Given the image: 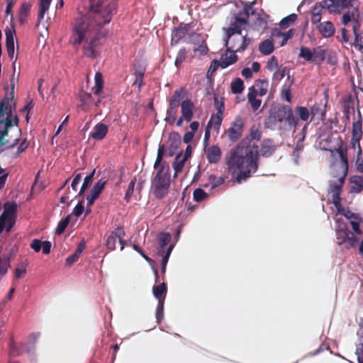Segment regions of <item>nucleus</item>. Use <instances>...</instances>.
<instances>
[{"label":"nucleus","instance_id":"nucleus-1","mask_svg":"<svg viewBox=\"0 0 363 363\" xmlns=\"http://www.w3.org/2000/svg\"><path fill=\"white\" fill-rule=\"evenodd\" d=\"M262 135L259 128L252 125L249 134L230 150L229 157L226 158L229 172L238 173L236 179L238 183L250 178L259 168V146L252 143L254 140L259 141Z\"/></svg>","mask_w":363,"mask_h":363},{"label":"nucleus","instance_id":"nucleus-43","mask_svg":"<svg viewBox=\"0 0 363 363\" xmlns=\"http://www.w3.org/2000/svg\"><path fill=\"white\" fill-rule=\"evenodd\" d=\"M230 89L233 94H237L242 93L244 89L243 81L240 78L235 79L232 82Z\"/></svg>","mask_w":363,"mask_h":363},{"label":"nucleus","instance_id":"nucleus-55","mask_svg":"<svg viewBox=\"0 0 363 363\" xmlns=\"http://www.w3.org/2000/svg\"><path fill=\"white\" fill-rule=\"evenodd\" d=\"M164 153V146L163 145H160L158 148L157 158L154 164V168L157 169L162 160L163 156Z\"/></svg>","mask_w":363,"mask_h":363},{"label":"nucleus","instance_id":"nucleus-63","mask_svg":"<svg viewBox=\"0 0 363 363\" xmlns=\"http://www.w3.org/2000/svg\"><path fill=\"white\" fill-rule=\"evenodd\" d=\"M80 255L81 254L79 253V250H76L73 255L69 256L66 259V264L68 265L72 264L73 263L76 262L78 260Z\"/></svg>","mask_w":363,"mask_h":363},{"label":"nucleus","instance_id":"nucleus-61","mask_svg":"<svg viewBox=\"0 0 363 363\" xmlns=\"http://www.w3.org/2000/svg\"><path fill=\"white\" fill-rule=\"evenodd\" d=\"M218 67H220V61H217L216 60H213L211 62V65L208 69V72H207V77H208V76L211 74H213L218 69Z\"/></svg>","mask_w":363,"mask_h":363},{"label":"nucleus","instance_id":"nucleus-29","mask_svg":"<svg viewBox=\"0 0 363 363\" xmlns=\"http://www.w3.org/2000/svg\"><path fill=\"white\" fill-rule=\"evenodd\" d=\"M188 30L189 28L187 25L174 29L172 33V42L174 41L175 43H177L186 35Z\"/></svg>","mask_w":363,"mask_h":363},{"label":"nucleus","instance_id":"nucleus-44","mask_svg":"<svg viewBox=\"0 0 363 363\" xmlns=\"http://www.w3.org/2000/svg\"><path fill=\"white\" fill-rule=\"evenodd\" d=\"M360 140L361 139L358 138H351L350 144V148L353 149L355 150L357 149V160H359L362 155V150L360 145Z\"/></svg>","mask_w":363,"mask_h":363},{"label":"nucleus","instance_id":"nucleus-20","mask_svg":"<svg viewBox=\"0 0 363 363\" xmlns=\"http://www.w3.org/2000/svg\"><path fill=\"white\" fill-rule=\"evenodd\" d=\"M257 90L255 89V86H251L247 94V99L254 111L260 107L262 103L261 99H257Z\"/></svg>","mask_w":363,"mask_h":363},{"label":"nucleus","instance_id":"nucleus-26","mask_svg":"<svg viewBox=\"0 0 363 363\" xmlns=\"http://www.w3.org/2000/svg\"><path fill=\"white\" fill-rule=\"evenodd\" d=\"M239 44H232V45L228 48V50H232L233 52H242L247 47V45L250 43V39L245 36H239L238 37Z\"/></svg>","mask_w":363,"mask_h":363},{"label":"nucleus","instance_id":"nucleus-15","mask_svg":"<svg viewBox=\"0 0 363 363\" xmlns=\"http://www.w3.org/2000/svg\"><path fill=\"white\" fill-rule=\"evenodd\" d=\"M218 112L216 115H212L211 119L208 122L207 125L208 127H212L216 130H218L223 120V113L224 111V104L222 102L218 106Z\"/></svg>","mask_w":363,"mask_h":363},{"label":"nucleus","instance_id":"nucleus-6","mask_svg":"<svg viewBox=\"0 0 363 363\" xmlns=\"http://www.w3.org/2000/svg\"><path fill=\"white\" fill-rule=\"evenodd\" d=\"M108 32L106 30H99V28L94 29L91 35L86 36L83 40L87 41L90 38V41L84 45L82 48L83 54L92 59L97 57L99 55V49L101 46L100 41L101 38H104L107 35Z\"/></svg>","mask_w":363,"mask_h":363},{"label":"nucleus","instance_id":"nucleus-13","mask_svg":"<svg viewBox=\"0 0 363 363\" xmlns=\"http://www.w3.org/2000/svg\"><path fill=\"white\" fill-rule=\"evenodd\" d=\"M180 107L181 116H183L186 122H190L194 117V103L190 99H186L181 102Z\"/></svg>","mask_w":363,"mask_h":363},{"label":"nucleus","instance_id":"nucleus-5","mask_svg":"<svg viewBox=\"0 0 363 363\" xmlns=\"http://www.w3.org/2000/svg\"><path fill=\"white\" fill-rule=\"evenodd\" d=\"M169 186L170 175L162 164L152 181L151 191L156 199H162L168 194Z\"/></svg>","mask_w":363,"mask_h":363},{"label":"nucleus","instance_id":"nucleus-51","mask_svg":"<svg viewBox=\"0 0 363 363\" xmlns=\"http://www.w3.org/2000/svg\"><path fill=\"white\" fill-rule=\"evenodd\" d=\"M186 53L187 52L185 48H182L178 52L174 62V65L177 68H179L185 60L186 57Z\"/></svg>","mask_w":363,"mask_h":363},{"label":"nucleus","instance_id":"nucleus-57","mask_svg":"<svg viewBox=\"0 0 363 363\" xmlns=\"http://www.w3.org/2000/svg\"><path fill=\"white\" fill-rule=\"evenodd\" d=\"M327 9L326 6L323 4V0L315 3L311 10V13L323 14V11Z\"/></svg>","mask_w":363,"mask_h":363},{"label":"nucleus","instance_id":"nucleus-9","mask_svg":"<svg viewBox=\"0 0 363 363\" xmlns=\"http://www.w3.org/2000/svg\"><path fill=\"white\" fill-rule=\"evenodd\" d=\"M345 177V173H342V175L338 179L337 182H330L329 185L330 191L332 194V202L337 211L342 209L340 194Z\"/></svg>","mask_w":363,"mask_h":363},{"label":"nucleus","instance_id":"nucleus-14","mask_svg":"<svg viewBox=\"0 0 363 363\" xmlns=\"http://www.w3.org/2000/svg\"><path fill=\"white\" fill-rule=\"evenodd\" d=\"M316 28L320 34L325 38L333 36L335 33V26L331 21L320 23L316 26Z\"/></svg>","mask_w":363,"mask_h":363},{"label":"nucleus","instance_id":"nucleus-36","mask_svg":"<svg viewBox=\"0 0 363 363\" xmlns=\"http://www.w3.org/2000/svg\"><path fill=\"white\" fill-rule=\"evenodd\" d=\"M186 161V160L182 157V152L177 155L172 164V167L174 170V177H177V174L182 171Z\"/></svg>","mask_w":363,"mask_h":363},{"label":"nucleus","instance_id":"nucleus-28","mask_svg":"<svg viewBox=\"0 0 363 363\" xmlns=\"http://www.w3.org/2000/svg\"><path fill=\"white\" fill-rule=\"evenodd\" d=\"M171 240V235L169 233H160L157 235V240L160 248L158 250V254H164V247L167 245Z\"/></svg>","mask_w":363,"mask_h":363},{"label":"nucleus","instance_id":"nucleus-12","mask_svg":"<svg viewBox=\"0 0 363 363\" xmlns=\"http://www.w3.org/2000/svg\"><path fill=\"white\" fill-rule=\"evenodd\" d=\"M125 235V233L122 227H118L114 230L111 231L107 237L106 241V247L109 250H116V244L117 239H122Z\"/></svg>","mask_w":363,"mask_h":363},{"label":"nucleus","instance_id":"nucleus-56","mask_svg":"<svg viewBox=\"0 0 363 363\" xmlns=\"http://www.w3.org/2000/svg\"><path fill=\"white\" fill-rule=\"evenodd\" d=\"M267 69L269 70V71H273L275 69H278L279 68V62H278V60L277 59V57L275 56H272L267 61V66H266Z\"/></svg>","mask_w":363,"mask_h":363},{"label":"nucleus","instance_id":"nucleus-17","mask_svg":"<svg viewBox=\"0 0 363 363\" xmlns=\"http://www.w3.org/2000/svg\"><path fill=\"white\" fill-rule=\"evenodd\" d=\"M325 106L326 104L325 105L320 103L314 104L310 108L311 121L315 118L323 120L325 116Z\"/></svg>","mask_w":363,"mask_h":363},{"label":"nucleus","instance_id":"nucleus-31","mask_svg":"<svg viewBox=\"0 0 363 363\" xmlns=\"http://www.w3.org/2000/svg\"><path fill=\"white\" fill-rule=\"evenodd\" d=\"M29 350H27L25 347L24 344H21L20 347H17L14 341L13 340H10L9 344V355L16 357L18 356L24 352H28Z\"/></svg>","mask_w":363,"mask_h":363},{"label":"nucleus","instance_id":"nucleus-25","mask_svg":"<svg viewBox=\"0 0 363 363\" xmlns=\"http://www.w3.org/2000/svg\"><path fill=\"white\" fill-rule=\"evenodd\" d=\"M294 35V29H290V30H289L286 33H282L281 30H279L277 28H275L272 31V35L274 37H281V38H282V40H281V41L280 43V46L284 45L289 39L292 38Z\"/></svg>","mask_w":363,"mask_h":363},{"label":"nucleus","instance_id":"nucleus-23","mask_svg":"<svg viewBox=\"0 0 363 363\" xmlns=\"http://www.w3.org/2000/svg\"><path fill=\"white\" fill-rule=\"evenodd\" d=\"M6 35V47L8 55L10 58L13 57L14 55V38H13V33L11 30H8L5 31Z\"/></svg>","mask_w":363,"mask_h":363},{"label":"nucleus","instance_id":"nucleus-54","mask_svg":"<svg viewBox=\"0 0 363 363\" xmlns=\"http://www.w3.org/2000/svg\"><path fill=\"white\" fill-rule=\"evenodd\" d=\"M164 302H158L156 308V319L158 323H160L164 318Z\"/></svg>","mask_w":363,"mask_h":363},{"label":"nucleus","instance_id":"nucleus-62","mask_svg":"<svg viewBox=\"0 0 363 363\" xmlns=\"http://www.w3.org/2000/svg\"><path fill=\"white\" fill-rule=\"evenodd\" d=\"M173 248H174V245L172 244L168 247L164 255L160 254L161 255H162V265L167 266V264L168 262L169 256L171 255V252H172Z\"/></svg>","mask_w":363,"mask_h":363},{"label":"nucleus","instance_id":"nucleus-32","mask_svg":"<svg viewBox=\"0 0 363 363\" xmlns=\"http://www.w3.org/2000/svg\"><path fill=\"white\" fill-rule=\"evenodd\" d=\"M181 145V136L177 132H172L169 136V146L172 151L179 148Z\"/></svg>","mask_w":363,"mask_h":363},{"label":"nucleus","instance_id":"nucleus-34","mask_svg":"<svg viewBox=\"0 0 363 363\" xmlns=\"http://www.w3.org/2000/svg\"><path fill=\"white\" fill-rule=\"evenodd\" d=\"M259 50L264 55L272 53L274 50L273 42L269 39L264 40L259 44Z\"/></svg>","mask_w":363,"mask_h":363},{"label":"nucleus","instance_id":"nucleus-64","mask_svg":"<svg viewBox=\"0 0 363 363\" xmlns=\"http://www.w3.org/2000/svg\"><path fill=\"white\" fill-rule=\"evenodd\" d=\"M356 354L357 356L358 363H363V336L361 342L357 349Z\"/></svg>","mask_w":363,"mask_h":363},{"label":"nucleus","instance_id":"nucleus-40","mask_svg":"<svg viewBox=\"0 0 363 363\" xmlns=\"http://www.w3.org/2000/svg\"><path fill=\"white\" fill-rule=\"evenodd\" d=\"M294 112L298 118L303 121H307L311 116L310 111L305 106H296Z\"/></svg>","mask_w":363,"mask_h":363},{"label":"nucleus","instance_id":"nucleus-11","mask_svg":"<svg viewBox=\"0 0 363 363\" xmlns=\"http://www.w3.org/2000/svg\"><path fill=\"white\" fill-rule=\"evenodd\" d=\"M330 13H340L344 9L352 6V0H323Z\"/></svg>","mask_w":363,"mask_h":363},{"label":"nucleus","instance_id":"nucleus-53","mask_svg":"<svg viewBox=\"0 0 363 363\" xmlns=\"http://www.w3.org/2000/svg\"><path fill=\"white\" fill-rule=\"evenodd\" d=\"M135 183H136V178L134 177L129 183L128 189L125 194L124 199L126 201V202H129L130 200V198L134 192V188H135Z\"/></svg>","mask_w":363,"mask_h":363},{"label":"nucleus","instance_id":"nucleus-52","mask_svg":"<svg viewBox=\"0 0 363 363\" xmlns=\"http://www.w3.org/2000/svg\"><path fill=\"white\" fill-rule=\"evenodd\" d=\"M8 134V129L5 123L0 120V146L6 145L9 143L8 140H4V136Z\"/></svg>","mask_w":363,"mask_h":363},{"label":"nucleus","instance_id":"nucleus-48","mask_svg":"<svg viewBox=\"0 0 363 363\" xmlns=\"http://www.w3.org/2000/svg\"><path fill=\"white\" fill-rule=\"evenodd\" d=\"M359 242L358 238L354 235L352 232L350 233V236H347L345 242L343 245H345L347 249L356 247Z\"/></svg>","mask_w":363,"mask_h":363},{"label":"nucleus","instance_id":"nucleus-16","mask_svg":"<svg viewBox=\"0 0 363 363\" xmlns=\"http://www.w3.org/2000/svg\"><path fill=\"white\" fill-rule=\"evenodd\" d=\"M276 150V146L274 145L273 140L271 139H264L262 143L260 150H259V157H270Z\"/></svg>","mask_w":363,"mask_h":363},{"label":"nucleus","instance_id":"nucleus-19","mask_svg":"<svg viewBox=\"0 0 363 363\" xmlns=\"http://www.w3.org/2000/svg\"><path fill=\"white\" fill-rule=\"evenodd\" d=\"M206 158L209 163H217L221 158V150L218 145H212L206 150Z\"/></svg>","mask_w":363,"mask_h":363},{"label":"nucleus","instance_id":"nucleus-41","mask_svg":"<svg viewBox=\"0 0 363 363\" xmlns=\"http://www.w3.org/2000/svg\"><path fill=\"white\" fill-rule=\"evenodd\" d=\"M95 172H96V169H93L92 172L89 174L87 175L84 179V182H83V184L81 186V189L77 196H82L85 191L86 190V189L89 186V185L91 184L92 181H93V178H94V176L95 174Z\"/></svg>","mask_w":363,"mask_h":363},{"label":"nucleus","instance_id":"nucleus-49","mask_svg":"<svg viewBox=\"0 0 363 363\" xmlns=\"http://www.w3.org/2000/svg\"><path fill=\"white\" fill-rule=\"evenodd\" d=\"M286 69L287 68L286 67H279L273 74V81L279 82L284 77Z\"/></svg>","mask_w":363,"mask_h":363},{"label":"nucleus","instance_id":"nucleus-10","mask_svg":"<svg viewBox=\"0 0 363 363\" xmlns=\"http://www.w3.org/2000/svg\"><path fill=\"white\" fill-rule=\"evenodd\" d=\"M347 149V146L340 139V144L338 145L337 147L330 150L332 155L334 153L338 154L341 162L342 173H345V176H347L349 169Z\"/></svg>","mask_w":363,"mask_h":363},{"label":"nucleus","instance_id":"nucleus-4","mask_svg":"<svg viewBox=\"0 0 363 363\" xmlns=\"http://www.w3.org/2000/svg\"><path fill=\"white\" fill-rule=\"evenodd\" d=\"M254 2L246 4L243 9L240 11L237 15L231 20L230 26L225 28L227 38L230 39L235 34H241L242 28L248 24L250 15L255 13L253 9Z\"/></svg>","mask_w":363,"mask_h":363},{"label":"nucleus","instance_id":"nucleus-39","mask_svg":"<svg viewBox=\"0 0 363 363\" xmlns=\"http://www.w3.org/2000/svg\"><path fill=\"white\" fill-rule=\"evenodd\" d=\"M362 118H360L352 124V138L362 139Z\"/></svg>","mask_w":363,"mask_h":363},{"label":"nucleus","instance_id":"nucleus-42","mask_svg":"<svg viewBox=\"0 0 363 363\" xmlns=\"http://www.w3.org/2000/svg\"><path fill=\"white\" fill-rule=\"evenodd\" d=\"M184 93L185 90L183 88L176 90L169 101V105L179 106L181 104L180 100L182 98V94Z\"/></svg>","mask_w":363,"mask_h":363},{"label":"nucleus","instance_id":"nucleus-8","mask_svg":"<svg viewBox=\"0 0 363 363\" xmlns=\"http://www.w3.org/2000/svg\"><path fill=\"white\" fill-rule=\"evenodd\" d=\"M245 122L240 116L235 117L231 123L230 126L225 130V135L232 142H237L242 135L244 131Z\"/></svg>","mask_w":363,"mask_h":363},{"label":"nucleus","instance_id":"nucleus-38","mask_svg":"<svg viewBox=\"0 0 363 363\" xmlns=\"http://www.w3.org/2000/svg\"><path fill=\"white\" fill-rule=\"evenodd\" d=\"M298 16L296 13H291L283 18L279 22V27L281 29H286L296 22Z\"/></svg>","mask_w":363,"mask_h":363},{"label":"nucleus","instance_id":"nucleus-3","mask_svg":"<svg viewBox=\"0 0 363 363\" xmlns=\"http://www.w3.org/2000/svg\"><path fill=\"white\" fill-rule=\"evenodd\" d=\"M298 118L294 114L292 108L289 106H283L277 111L270 112L265 118L264 127L271 130L296 131Z\"/></svg>","mask_w":363,"mask_h":363},{"label":"nucleus","instance_id":"nucleus-50","mask_svg":"<svg viewBox=\"0 0 363 363\" xmlns=\"http://www.w3.org/2000/svg\"><path fill=\"white\" fill-rule=\"evenodd\" d=\"M298 56L306 61H311L313 60V51H311L308 48L301 47Z\"/></svg>","mask_w":363,"mask_h":363},{"label":"nucleus","instance_id":"nucleus-22","mask_svg":"<svg viewBox=\"0 0 363 363\" xmlns=\"http://www.w3.org/2000/svg\"><path fill=\"white\" fill-rule=\"evenodd\" d=\"M351 231L347 228L345 223H340L336 230V238L337 244L342 245L345 242L347 236H350Z\"/></svg>","mask_w":363,"mask_h":363},{"label":"nucleus","instance_id":"nucleus-7","mask_svg":"<svg viewBox=\"0 0 363 363\" xmlns=\"http://www.w3.org/2000/svg\"><path fill=\"white\" fill-rule=\"evenodd\" d=\"M17 211V204L15 202H6L4 205V211L0 216V234L4 229L10 231L15 223V217Z\"/></svg>","mask_w":363,"mask_h":363},{"label":"nucleus","instance_id":"nucleus-45","mask_svg":"<svg viewBox=\"0 0 363 363\" xmlns=\"http://www.w3.org/2000/svg\"><path fill=\"white\" fill-rule=\"evenodd\" d=\"M70 215H68L58 223L55 230V233L57 235H61L65 230L66 228L70 222Z\"/></svg>","mask_w":363,"mask_h":363},{"label":"nucleus","instance_id":"nucleus-2","mask_svg":"<svg viewBox=\"0 0 363 363\" xmlns=\"http://www.w3.org/2000/svg\"><path fill=\"white\" fill-rule=\"evenodd\" d=\"M117 2L114 0H90V10L86 18L75 20L72 25L69 43L79 45L94 28L103 30L102 27L111 22L117 11Z\"/></svg>","mask_w":363,"mask_h":363},{"label":"nucleus","instance_id":"nucleus-18","mask_svg":"<svg viewBox=\"0 0 363 363\" xmlns=\"http://www.w3.org/2000/svg\"><path fill=\"white\" fill-rule=\"evenodd\" d=\"M108 131V126L102 123H97L90 134V137L96 140H103L107 135Z\"/></svg>","mask_w":363,"mask_h":363},{"label":"nucleus","instance_id":"nucleus-27","mask_svg":"<svg viewBox=\"0 0 363 363\" xmlns=\"http://www.w3.org/2000/svg\"><path fill=\"white\" fill-rule=\"evenodd\" d=\"M231 51V53L228 55H223L220 60V65L222 68H226L229 65H231L235 63L238 60V56L235 55V52H233L232 50H229Z\"/></svg>","mask_w":363,"mask_h":363},{"label":"nucleus","instance_id":"nucleus-58","mask_svg":"<svg viewBox=\"0 0 363 363\" xmlns=\"http://www.w3.org/2000/svg\"><path fill=\"white\" fill-rule=\"evenodd\" d=\"M106 180L100 179L96 183L94 184L91 190L101 194L103 189H104L105 185L106 184Z\"/></svg>","mask_w":363,"mask_h":363},{"label":"nucleus","instance_id":"nucleus-60","mask_svg":"<svg viewBox=\"0 0 363 363\" xmlns=\"http://www.w3.org/2000/svg\"><path fill=\"white\" fill-rule=\"evenodd\" d=\"M9 99H4L2 101L0 102V118L4 115L9 108V111L11 110V106H9Z\"/></svg>","mask_w":363,"mask_h":363},{"label":"nucleus","instance_id":"nucleus-37","mask_svg":"<svg viewBox=\"0 0 363 363\" xmlns=\"http://www.w3.org/2000/svg\"><path fill=\"white\" fill-rule=\"evenodd\" d=\"M326 50L321 46H318L313 50V61L320 64L325 58Z\"/></svg>","mask_w":363,"mask_h":363},{"label":"nucleus","instance_id":"nucleus-59","mask_svg":"<svg viewBox=\"0 0 363 363\" xmlns=\"http://www.w3.org/2000/svg\"><path fill=\"white\" fill-rule=\"evenodd\" d=\"M84 211V206L83 204V200L79 201L77 206L74 208L72 214L74 216L79 217L80 216Z\"/></svg>","mask_w":363,"mask_h":363},{"label":"nucleus","instance_id":"nucleus-21","mask_svg":"<svg viewBox=\"0 0 363 363\" xmlns=\"http://www.w3.org/2000/svg\"><path fill=\"white\" fill-rule=\"evenodd\" d=\"M167 287L165 283L155 285L152 288L154 296L158 300V302H164L167 295Z\"/></svg>","mask_w":363,"mask_h":363},{"label":"nucleus","instance_id":"nucleus-47","mask_svg":"<svg viewBox=\"0 0 363 363\" xmlns=\"http://www.w3.org/2000/svg\"><path fill=\"white\" fill-rule=\"evenodd\" d=\"M208 194L201 188H197L194 191L193 198L196 202H201L208 198Z\"/></svg>","mask_w":363,"mask_h":363},{"label":"nucleus","instance_id":"nucleus-46","mask_svg":"<svg viewBox=\"0 0 363 363\" xmlns=\"http://www.w3.org/2000/svg\"><path fill=\"white\" fill-rule=\"evenodd\" d=\"M51 0H40V9L38 13V18H43L45 12L49 9Z\"/></svg>","mask_w":363,"mask_h":363},{"label":"nucleus","instance_id":"nucleus-30","mask_svg":"<svg viewBox=\"0 0 363 363\" xmlns=\"http://www.w3.org/2000/svg\"><path fill=\"white\" fill-rule=\"evenodd\" d=\"M94 82H95V84L92 88L93 93L95 95H99L101 93L103 87H104L103 75L101 72H97L95 74Z\"/></svg>","mask_w":363,"mask_h":363},{"label":"nucleus","instance_id":"nucleus-35","mask_svg":"<svg viewBox=\"0 0 363 363\" xmlns=\"http://www.w3.org/2000/svg\"><path fill=\"white\" fill-rule=\"evenodd\" d=\"M257 90V94L260 96H263L267 94L268 91L269 82L267 79H257L255 83Z\"/></svg>","mask_w":363,"mask_h":363},{"label":"nucleus","instance_id":"nucleus-24","mask_svg":"<svg viewBox=\"0 0 363 363\" xmlns=\"http://www.w3.org/2000/svg\"><path fill=\"white\" fill-rule=\"evenodd\" d=\"M79 99L81 101V104L79 106L83 110H86L92 104L93 97L90 93L81 91L79 94Z\"/></svg>","mask_w":363,"mask_h":363},{"label":"nucleus","instance_id":"nucleus-33","mask_svg":"<svg viewBox=\"0 0 363 363\" xmlns=\"http://www.w3.org/2000/svg\"><path fill=\"white\" fill-rule=\"evenodd\" d=\"M350 182L352 184V191L355 193H359L363 190V177L359 175L352 176L350 178Z\"/></svg>","mask_w":363,"mask_h":363}]
</instances>
